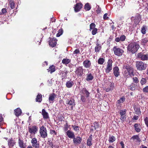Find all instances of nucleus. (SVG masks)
<instances>
[{
  "instance_id": "f257e3e1",
  "label": "nucleus",
  "mask_w": 148,
  "mask_h": 148,
  "mask_svg": "<svg viewBox=\"0 0 148 148\" xmlns=\"http://www.w3.org/2000/svg\"><path fill=\"white\" fill-rule=\"evenodd\" d=\"M139 47V45L137 42H133L128 45L127 50L132 54H134L137 51Z\"/></svg>"
},
{
  "instance_id": "f03ea898",
  "label": "nucleus",
  "mask_w": 148,
  "mask_h": 148,
  "mask_svg": "<svg viewBox=\"0 0 148 148\" xmlns=\"http://www.w3.org/2000/svg\"><path fill=\"white\" fill-rule=\"evenodd\" d=\"M66 104L67 106L68 107V109L70 110H72L73 106L75 105L74 100L72 98H70L66 100Z\"/></svg>"
},
{
  "instance_id": "7ed1b4c3",
  "label": "nucleus",
  "mask_w": 148,
  "mask_h": 148,
  "mask_svg": "<svg viewBox=\"0 0 148 148\" xmlns=\"http://www.w3.org/2000/svg\"><path fill=\"white\" fill-rule=\"evenodd\" d=\"M113 50L114 54L118 56H121L124 52L123 49L117 46L114 47Z\"/></svg>"
},
{
  "instance_id": "20e7f679",
  "label": "nucleus",
  "mask_w": 148,
  "mask_h": 148,
  "mask_svg": "<svg viewBox=\"0 0 148 148\" xmlns=\"http://www.w3.org/2000/svg\"><path fill=\"white\" fill-rule=\"evenodd\" d=\"M136 66L138 70L142 71L146 69L147 65L141 61H137L136 62Z\"/></svg>"
},
{
  "instance_id": "39448f33",
  "label": "nucleus",
  "mask_w": 148,
  "mask_h": 148,
  "mask_svg": "<svg viewBox=\"0 0 148 148\" xmlns=\"http://www.w3.org/2000/svg\"><path fill=\"white\" fill-rule=\"evenodd\" d=\"M40 133L41 136L43 138H45L47 136V131L46 128L43 126H42L40 130Z\"/></svg>"
},
{
  "instance_id": "423d86ee",
  "label": "nucleus",
  "mask_w": 148,
  "mask_h": 148,
  "mask_svg": "<svg viewBox=\"0 0 148 148\" xmlns=\"http://www.w3.org/2000/svg\"><path fill=\"white\" fill-rule=\"evenodd\" d=\"M32 147L35 148H39L40 147L39 142L35 138H32L31 141Z\"/></svg>"
},
{
  "instance_id": "0eeeda50",
  "label": "nucleus",
  "mask_w": 148,
  "mask_h": 148,
  "mask_svg": "<svg viewBox=\"0 0 148 148\" xmlns=\"http://www.w3.org/2000/svg\"><path fill=\"white\" fill-rule=\"evenodd\" d=\"M112 61L111 60H109L107 64V66L105 69V71L107 73H109L112 69Z\"/></svg>"
},
{
  "instance_id": "6e6552de",
  "label": "nucleus",
  "mask_w": 148,
  "mask_h": 148,
  "mask_svg": "<svg viewBox=\"0 0 148 148\" xmlns=\"http://www.w3.org/2000/svg\"><path fill=\"white\" fill-rule=\"evenodd\" d=\"M75 73L78 76H81L83 74V70L82 67L79 66L76 68Z\"/></svg>"
},
{
  "instance_id": "1a4fd4ad",
  "label": "nucleus",
  "mask_w": 148,
  "mask_h": 148,
  "mask_svg": "<svg viewBox=\"0 0 148 148\" xmlns=\"http://www.w3.org/2000/svg\"><path fill=\"white\" fill-rule=\"evenodd\" d=\"M129 89L132 91H134L136 90H140V88L139 84L132 83L129 86Z\"/></svg>"
},
{
  "instance_id": "9d476101",
  "label": "nucleus",
  "mask_w": 148,
  "mask_h": 148,
  "mask_svg": "<svg viewBox=\"0 0 148 148\" xmlns=\"http://www.w3.org/2000/svg\"><path fill=\"white\" fill-rule=\"evenodd\" d=\"M38 127L37 126H34L31 127H29V131L32 134L35 135L38 131Z\"/></svg>"
},
{
  "instance_id": "9b49d317",
  "label": "nucleus",
  "mask_w": 148,
  "mask_h": 148,
  "mask_svg": "<svg viewBox=\"0 0 148 148\" xmlns=\"http://www.w3.org/2000/svg\"><path fill=\"white\" fill-rule=\"evenodd\" d=\"M126 69L127 72L128 73V74H127V73H125V75L126 76H128L129 75L130 76L132 77L134 75L133 73V70L131 68H130L129 66H126L125 68Z\"/></svg>"
},
{
  "instance_id": "f8f14e48",
  "label": "nucleus",
  "mask_w": 148,
  "mask_h": 148,
  "mask_svg": "<svg viewBox=\"0 0 148 148\" xmlns=\"http://www.w3.org/2000/svg\"><path fill=\"white\" fill-rule=\"evenodd\" d=\"M73 139L74 143L77 145L80 144L82 141V138L80 136H77L76 137H74Z\"/></svg>"
},
{
  "instance_id": "ddd939ff",
  "label": "nucleus",
  "mask_w": 148,
  "mask_h": 148,
  "mask_svg": "<svg viewBox=\"0 0 148 148\" xmlns=\"http://www.w3.org/2000/svg\"><path fill=\"white\" fill-rule=\"evenodd\" d=\"M57 40L55 38H50L49 42V44L52 47H53L56 46L57 44Z\"/></svg>"
},
{
  "instance_id": "4468645a",
  "label": "nucleus",
  "mask_w": 148,
  "mask_h": 148,
  "mask_svg": "<svg viewBox=\"0 0 148 148\" xmlns=\"http://www.w3.org/2000/svg\"><path fill=\"white\" fill-rule=\"evenodd\" d=\"M138 58L142 60H146L148 59V55L143 54L140 53H138Z\"/></svg>"
},
{
  "instance_id": "2eb2a0df",
  "label": "nucleus",
  "mask_w": 148,
  "mask_h": 148,
  "mask_svg": "<svg viewBox=\"0 0 148 148\" xmlns=\"http://www.w3.org/2000/svg\"><path fill=\"white\" fill-rule=\"evenodd\" d=\"M83 5L81 3H77L74 7V10L76 12H79L82 8Z\"/></svg>"
},
{
  "instance_id": "dca6fc26",
  "label": "nucleus",
  "mask_w": 148,
  "mask_h": 148,
  "mask_svg": "<svg viewBox=\"0 0 148 148\" xmlns=\"http://www.w3.org/2000/svg\"><path fill=\"white\" fill-rule=\"evenodd\" d=\"M113 73L116 77H117L120 75L119 69L118 67L116 66L113 68Z\"/></svg>"
},
{
  "instance_id": "f3484780",
  "label": "nucleus",
  "mask_w": 148,
  "mask_h": 148,
  "mask_svg": "<svg viewBox=\"0 0 148 148\" xmlns=\"http://www.w3.org/2000/svg\"><path fill=\"white\" fill-rule=\"evenodd\" d=\"M66 135L69 138H74V137L75 136L74 133L70 130L67 131L66 132Z\"/></svg>"
},
{
  "instance_id": "a211bd4d",
  "label": "nucleus",
  "mask_w": 148,
  "mask_h": 148,
  "mask_svg": "<svg viewBox=\"0 0 148 148\" xmlns=\"http://www.w3.org/2000/svg\"><path fill=\"white\" fill-rule=\"evenodd\" d=\"M84 66L86 68H89L91 65L90 61L88 60H86L84 61L83 62Z\"/></svg>"
},
{
  "instance_id": "6ab92c4d",
  "label": "nucleus",
  "mask_w": 148,
  "mask_h": 148,
  "mask_svg": "<svg viewBox=\"0 0 148 148\" xmlns=\"http://www.w3.org/2000/svg\"><path fill=\"white\" fill-rule=\"evenodd\" d=\"M8 142V145L9 147H13L15 145L16 143L14 140L12 138L9 139Z\"/></svg>"
},
{
  "instance_id": "aec40b11",
  "label": "nucleus",
  "mask_w": 148,
  "mask_h": 148,
  "mask_svg": "<svg viewBox=\"0 0 148 148\" xmlns=\"http://www.w3.org/2000/svg\"><path fill=\"white\" fill-rule=\"evenodd\" d=\"M90 94V93L85 88H83L80 92V95H84V96L86 95V97H89Z\"/></svg>"
},
{
  "instance_id": "412c9836",
  "label": "nucleus",
  "mask_w": 148,
  "mask_h": 148,
  "mask_svg": "<svg viewBox=\"0 0 148 148\" xmlns=\"http://www.w3.org/2000/svg\"><path fill=\"white\" fill-rule=\"evenodd\" d=\"M86 79L88 81H90L92 80L94 78V76L91 73L88 72L86 74Z\"/></svg>"
},
{
  "instance_id": "4be33fe9",
  "label": "nucleus",
  "mask_w": 148,
  "mask_h": 148,
  "mask_svg": "<svg viewBox=\"0 0 148 148\" xmlns=\"http://www.w3.org/2000/svg\"><path fill=\"white\" fill-rule=\"evenodd\" d=\"M125 100V98L124 97L121 98L119 99L117 101L116 106L117 107L120 106L121 105V103L124 102Z\"/></svg>"
},
{
  "instance_id": "5701e85b",
  "label": "nucleus",
  "mask_w": 148,
  "mask_h": 148,
  "mask_svg": "<svg viewBox=\"0 0 148 148\" xmlns=\"http://www.w3.org/2000/svg\"><path fill=\"white\" fill-rule=\"evenodd\" d=\"M42 114L44 119H47L49 118L48 113L46 111L45 109H43L42 110Z\"/></svg>"
},
{
  "instance_id": "b1692460",
  "label": "nucleus",
  "mask_w": 148,
  "mask_h": 148,
  "mask_svg": "<svg viewBox=\"0 0 148 148\" xmlns=\"http://www.w3.org/2000/svg\"><path fill=\"white\" fill-rule=\"evenodd\" d=\"M74 84L73 82L70 80L67 82L66 83V86L68 88H70L73 86Z\"/></svg>"
},
{
  "instance_id": "393cba45",
  "label": "nucleus",
  "mask_w": 148,
  "mask_h": 148,
  "mask_svg": "<svg viewBox=\"0 0 148 148\" xmlns=\"http://www.w3.org/2000/svg\"><path fill=\"white\" fill-rule=\"evenodd\" d=\"M47 70L48 72H49L51 74L55 71L56 68L55 66L52 65L49 67L48 69H47Z\"/></svg>"
},
{
  "instance_id": "a878e982",
  "label": "nucleus",
  "mask_w": 148,
  "mask_h": 148,
  "mask_svg": "<svg viewBox=\"0 0 148 148\" xmlns=\"http://www.w3.org/2000/svg\"><path fill=\"white\" fill-rule=\"evenodd\" d=\"M132 139L133 140L134 142H140L141 141L138 136L137 135L133 136L132 137Z\"/></svg>"
},
{
  "instance_id": "bb28decb",
  "label": "nucleus",
  "mask_w": 148,
  "mask_h": 148,
  "mask_svg": "<svg viewBox=\"0 0 148 148\" xmlns=\"http://www.w3.org/2000/svg\"><path fill=\"white\" fill-rule=\"evenodd\" d=\"M92 135H90L87 140V145L88 146H90L92 145Z\"/></svg>"
},
{
  "instance_id": "cd10ccee",
  "label": "nucleus",
  "mask_w": 148,
  "mask_h": 148,
  "mask_svg": "<svg viewBox=\"0 0 148 148\" xmlns=\"http://www.w3.org/2000/svg\"><path fill=\"white\" fill-rule=\"evenodd\" d=\"M71 62V60L68 58H66L63 59L62 63L67 66Z\"/></svg>"
},
{
  "instance_id": "c85d7f7f",
  "label": "nucleus",
  "mask_w": 148,
  "mask_h": 148,
  "mask_svg": "<svg viewBox=\"0 0 148 148\" xmlns=\"http://www.w3.org/2000/svg\"><path fill=\"white\" fill-rule=\"evenodd\" d=\"M14 113L16 116L20 115L21 113V111L19 108H18L14 110Z\"/></svg>"
},
{
  "instance_id": "c756f323",
  "label": "nucleus",
  "mask_w": 148,
  "mask_h": 148,
  "mask_svg": "<svg viewBox=\"0 0 148 148\" xmlns=\"http://www.w3.org/2000/svg\"><path fill=\"white\" fill-rule=\"evenodd\" d=\"M114 87V84L111 83L109 85V86L106 89V91L107 92H108L109 91L112 90L113 89Z\"/></svg>"
},
{
  "instance_id": "7c9ffc66",
  "label": "nucleus",
  "mask_w": 148,
  "mask_h": 148,
  "mask_svg": "<svg viewBox=\"0 0 148 148\" xmlns=\"http://www.w3.org/2000/svg\"><path fill=\"white\" fill-rule=\"evenodd\" d=\"M101 48L100 45L97 43L96 46L95 48V51L96 52H99Z\"/></svg>"
},
{
  "instance_id": "2f4dec72",
  "label": "nucleus",
  "mask_w": 148,
  "mask_h": 148,
  "mask_svg": "<svg viewBox=\"0 0 148 148\" xmlns=\"http://www.w3.org/2000/svg\"><path fill=\"white\" fill-rule=\"evenodd\" d=\"M3 123V119L1 114H0V133L3 132V130L1 127Z\"/></svg>"
},
{
  "instance_id": "473e14b6",
  "label": "nucleus",
  "mask_w": 148,
  "mask_h": 148,
  "mask_svg": "<svg viewBox=\"0 0 148 148\" xmlns=\"http://www.w3.org/2000/svg\"><path fill=\"white\" fill-rule=\"evenodd\" d=\"M105 60L104 58H100L98 60V64L102 65L105 62Z\"/></svg>"
},
{
  "instance_id": "72a5a7b5",
  "label": "nucleus",
  "mask_w": 148,
  "mask_h": 148,
  "mask_svg": "<svg viewBox=\"0 0 148 148\" xmlns=\"http://www.w3.org/2000/svg\"><path fill=\"white\" fill-rule=\"evenodd\" d=\"M141 20L140 16L139 15L136 16L135 17L134 22L136 24H137L139 23Z\"/></svg>"
},
{
  "instance_id": "f704fd0d",
  "label": "nucleus",
  "mask_w": 148,
  "mask_h": 148,
  "mask_svg": "<svg viewBox=\"0 0 148 148\" xmlns=\"http://www.w3.org/2000/svg\"><path fill=\"white\" fill-rule=\"evenodd\" d=\"M135 130L136 132H139L140 131V125L138 124H135L134 125Z\"/></svg>"
},
{
  "instance_id": "c9c22d12",
  "label": "nucleus",
  "mask_w": 148,
  "mask_h": 148,
  "mask_svg": "<svg viewBox=\"0 0 148 148\" xmlns=\"http://www.w3.org/2000/svg\"><path fill=\"white\" fill-rule=\"evenodd\" d=\"M56 96V95L54 93H52L50 95L49 97V101H53L54 99Z\"/></svg>"
},
{
  "instance_id": "e433bc0d",
  "label": "nucleus",
  "mask_w": 148,
  "mask_h": 148,
  "mask_svg": "<svg viewBox=\"0 0 148 148\" xmlns=\"http://www.w3.org/2000/svg\"><path fill=\"white\" fill-rule=\"evenodd\" d=\"M91 6L89 4L87 3L84 5V8L86 11L89 10L91 9Z\"/></svg>"
},
{
  "instance_id": "4c0bfd02",
  "label": "nucleus",
  "mask_w": 148,
  "mask_h": 148,
  "mask_svg": "<svg viewBox=\"0 0 148 148\" xmlns=\"http://www.w3.org/2000/svg\"><path fill=\"white\" fill-rule=\"evenodd\" d=\"M36 101L41 102L42 100V95L41 94H38L36 97Z\"/></svg>"
},
{
  "instance_id": "58836bf2",
  "label": "nucleus",
  "mask_w": 148,
  "mask_h": 148,
  "mask_svg": "<svg viewBox=\"0 0 148 148\" xmlns=\"http://www.w3.org/2000/svg\"><path fill=\"white\" fill-rule=\"evenodd\" d=\"M148 41V38H142L141 41V44L143 45H145L146 43H147Z\"/></svg>"
},
{
  "instance_id": "ea45409f",
  "label": "nucleus",
  "mask_w": 148,
  "mask_h": 148,
  "mask_svg": "<svg viewBox=\"0 0 148 148\" xmlns=\"http://www.w3.org/2000/svg\"><path fill=\"white\" fill-rule=\"evenodd\" d=\"M147 82V79L145 78H142L140 81V83L142 86L145 84Z\"/></svg>"
},
{
  "instance_id": "a19ab883",
  "label": "nucleus",
  "mask_w": 148,
  "mask_h": 148,
  "mask_svg": "<svg viewBox=\"0 0 148 148\" xmlns=\"http://www.w3.org/2000/svg\"><path fill=\"white\" fill-rule=\"evenodd\" d=\"M116 140L114 136H112L109 137V142L110 143H112L114 142Z\"/></svg>"
},
{
  "instance_id": "79ce46f5",
  "label": "nucleus",
  "mask_w": 148,
  "mask_h": 148,
  "mask_svg": "<svg viewBox=\"0 0 148 148\" xmlns=\"http://www.w3.org/2000/svg\"><path fill=\"white\" fill-rule=\"evenodd\" d=\"M63 31L62 28H60L58 31V33L56 34L57 37H59L63 33Z\"/></svg>"
},
{
  "instance_id": "37998d69",
  "label": "nucleus",
  "mask_w": 148,
  "mask_h": 148,
  "mask_svg": "<svg viewBox=\"0 0 148 148\" xmlns=\"http://www.w3.org/2000/svg\"><path fill=\"white\" fill-rule=\"evenodd\" d=\"M99 124L97 122H94L93 124V125L92 126V127H94L95 130H96L99 127Z\"/></svg>"
},
{
  "instance_id": "c03bdc74",
  "label": "nucleus",
  "mask_w": 148,
  "mask_h": 148,
  "mask_svg": "<svg viewBox=\"0 0 148 148\" xmlns=\"http://www.w3.org/2000/svg\"><path fill=\"white\" fill-rule=\"evenodd\" d=\"M9 4L10 5V6L12 9H13L14 8V3L13 0H10Z\"/></svg>"
},
{
  "instance_id": "a18cd8bd",
  "label": "nucleus",
  "mask_w": 148,
  "mask_h": 148,
  "mask_svg": "<svg viewBox=\"0 0 148 148\" xmlns=\"http://www.w3.org/2000/svg\"><path fill=\"white\" fill-rule=\"evenodd\" d=\"M69 126H70L68 125L67 122L66 121V123L64 125V131L66 132L68 130V128Z\"/></svg>"
},
{
  "instance_id": "49530a36",
  "label": "nucleus",
  "mask_w": 148,
  "mask_h": 148,
  "mask_svg": "<svg viewBox=\"0 0 148 148\" xmlns=\"http://www.w3.org/2000/svg\"><path fill=\"white\" fill-rule=\"evenodd\" d=\"M146 27L145 26H143L141 28V32L143 34H145L146 33Z\"/></svg>"
},
{
  "instance_id": "de8ad7c7",
  "label": "nucleus",
  "mask_w": 148,
  "mask_h": 148,
  "mask_svg": "<svg viewBox=\"0 0 148 148\" xmlns=\"http://www.w3.org/2000/svg\"><path fill=\"white\" fill-rule=\"evenodd\" d=\"M18 141L19 145L20 147L21 148H25L23 141L20 140V139H19Z\"/></svg>"
},
{
  "instance_id": "09e8293b",
  "label": "nucleus",
  "mask_w": 148,
  "mask_h": 148,
  "mask_svg": "<svg viewBox=\"0 0 148 148\" xmlns=\"http://www.w3.org/2000/svg\"><path fill=\"white\" fill-rule=\"evenodd\" d=\"M96 25L94 23H91L90 25V29L89 30L91 31L92 29L95 28V27Z\"/></svg>"
},
{
  "instance_id": "8fccbe9b",
  "label": "nucleus",
  "mask_w": 148,
  "mask_h": 148,
  "mask_svg": "<svg viewBox=\"0 0 148 148\" xmlns=\"http://www.w3.org/2000/svg\"><path fill=\"white\" fill-rule=\"evenodd\" d=\"M133 82L135 84H137L139 82V80L138 78L136 77H134L132 78Z\"/></svg>"
},
{
  "instance_id": "3c124183",
  "label": "nucleus",
  "mask_w": 148,
  "mask_h": 148,
  "mask_svg": "<svg viewBox=\"0 0 148 148\" xmlns=\"http://www.w3.org/2000/svg\"><path fill=\"white\" fill-rule=\"evenodd\" d=\"M126 110L123 109L120 111V114L121 116H124L126 113Z\"/></svg>"
},
{
  "instance_id": "603ef678",
  "label": "nucleus",
  "mask_w": 148,
  "mask_h": 148,
  "mask_svg": "<svg viewBox=\"0 0 148 148\" xmlns=\"http://www.w3.org/2000/svg\"><path fill=\"white\" fill-rule=\"evenodd\" d=\"M81 96V100L83 102H85L86 101V98L88 97H86V96H84V95H80Z\"/></svg>"
},
{
  "instance_id": "864d4df0",
  "label": "nucleus",
  "mask_w": 148,
  "mask_h": 148,
  "mask_svg": "<svg viewBox=\"0 0 148 148\" xmlns=\"http://www.w3.org/2000/svg\"><path fill=\"white\" fill-rule=\"evenodd\" d=\"M72 127L73 128L74 130L76 132H78L79 130L78 126L75 125H72Z\"/></svg>"
},
{
  "instance_id": "5fc2aeb1",
  "label": "nucleus",
  "mask_w": 148,
  "mask_h": 148,
  "mask_svg": "<svg viewBox=\"0 0 148 148\" xmlns=\"http://www.w3.org/2000/svg\"><path fill=\"white\" fill-rule=\"evenodd\" d=\"M136 114L137 115H139L140 114L141 112L139 108H136L135 109Z\"/></svg>"
},
{
  "instance_id": "6e6d98bb",
  "label": "nucleus",
  "mask_w": 148,
  "mask_h": 148,
  "mask_svg": "<svg viewBox=\"0 0 148 148\" xmlns=\"http://www.w3.org/2000/svg\"><path fill=\"white\" fill-rule=\"evenodd\" d=\"M126 39V36L124 35H122L120 37V39L121 41H124Z\"/></svg>"
},
{
  "instance_id": "4d7b16f0",
  "label": "nucleus",
  "mask_w": 148,
  "mask_h": 148,
  "mask_svg": "<svg viewBox=\"0 0 148 148\" xmlns=\"http://www.w3.org/2000/svg\"><path fill=\"white\" fill-rule=\"evenodd\" d=\"M143 91L144 92H148V86H146L143 89Z\"/></svg>"
},
{
  "instance_id": "13d9d810",
  "label": "nucleus",
  "mask_w": 148,
  "mask_h": 148,
  "mask_svg": "<svg viewBox=\"0 0 148 148\" xmlns=\"http://www.w3.org/2000/svg\"><path fill=\"white\" fill-rule=\"evenodd\" d=\"M92 33L93 35H95L97 33V28L92 29Z\"/></svg>"
},
{
  "instance_id": "bf43d9fd",
  "label": "nucleus",
  "mask_w": 148,
  "mask_h": 148,
  "mask_svg": "<svg viewBox=\"0 0 148 148\" xmlns=\"http://www.w3.org/2000/svg\"><path fill=\"white\" fill-rule=\"evenodd\" d=\"M47 144L52 148H53V144L51 140H49L47 142Z\"/></svg>"
},
{
  "instance_id": "052dcab7",
  "label": "nucleus",
  "mask_w": 148,
  "mask_h": 148,
  "mask_svg": "<svg viewBox=\"0 0 148 148\" xmlns=\"http://www.w3.org/2000/svg\"><path fill=\"white\" fill-rule=\"evenodd\" d=\"M80 53V51L78 49H76L73 51V54H79Z\"/></svg>"
},
{
  "instance_id": "680f3d73",
  "label": "nucleus",
  "mask_w": 148,
  "mask_h": 148,
  "mask_svg": "<svg viewBox=\"0 0 148 148\" xmlns=\"http://www.w3.org/2000/svg\"><path fill=\"white\" fill-rule=\"evenodd\" d=\"M67 77V75L64 73H63L62 74V79H64L65 78Z\"/></svg>"
},
{
  "instance_id": "e2e57ef3",
  "label": "nucleus",
  "mask_w": 148,
  "mask_h": 148,
  "mask_svg": "<svg viewBox=\"0 0 148 148\" xmlns=\"http://www.w3.org/2000/svg\"><path fill=\"white\" fill-rule=\"evenodd\" d=\"M50 133L51 134H54L55 135L57 134V132L54 130H50Z\"/></svg>"
},
{
  "instance_id": "0e129e2a",
  "label": "nucleus",
  "mask_w": 148,
  "mask_h": 148,
  "mask_svg": "<svg viewBox=\"0 0 148 148\" xmlns=\"http://www.w3.org/2000/svg\"><path fill=\"white\" fill-rule=\"evenodd\" d=\"M107 13H106L104 15L103 18L104 19H108V17L107 16Z\"/></svg>"
},
{
  "instance_id": "69168bd1",
  "label": "nucleus",
  "mask_w": 148,
  "mask_h": 148,
  "mask_svg": "<svg viewBox=\"0 0 148 148\" xmlns=\"http://www.w3.org/2000/svg\"><path fill=\"white\" fill-rule=\"evenodd\" d=\"M101 10V8L98 7V8H97L96 10V12L97 14H99L100 13Z\"/></svg>"
},
{
  "instance_id": "338daca9",
  "label": "nucleus",
  "mask_w": 148,
  "mask_h": 148,
  "mask_svg": "<svg viewBox=\"0 0 148 148\" xmlns=\"http://www.w3.org/2000/svg\"><path fill=\"white\" fill-rule=\"evenodd\" d=\"M2 13L3 14H4L6 13L7 12L5 8H3L1 10Z\"/></svg>"
},
{
  "instance_id": "774afa93",
  "label": "nucleus",
  "mask_w": 148,
  "mask_h": 148,
  "mask_svg": "<svg viewBox=\"0 0 148 148\" xmlns=\"http://www.w3.org/2000/svg\"><path fill=\"white\" fill-rule=\"evenodd\" d=\"M120 119L122 121H123L126 118H125V116H124H124H121Z\"/></svg>"
}]
</instances>
